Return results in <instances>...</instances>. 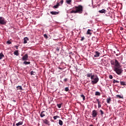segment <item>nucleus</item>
<instances>
[{
    "label": "nucleus",
    "instance_id": "obj_1",
    "mask_svg": "<svg viewBox=\"0 0 126 126\" xmlns=\"http://www.w3.org/2000/svg\"><path fill=\"white\" fill-rule=\"evenodd\" d=\"M74 9L70 11V13H79L82 14L83 11V6L79 5V6H75Z\"/></svg>",
    "mask_w": 126,
    "mask_h": 126
},
{
    "label": "nucleus",
    "instance_id": "obj_2",
    "mask_svg": "<svg viewBox=\"0 0 126 126\" xmlns=\"http://www.w3.org/2000/svg\"><path fill=\"white\" fill-rule=\"evenodd\" d=\"M113 70L119 75H120L123 72V70L121 67H114Z\"/></svg>",
    "mask_w": 126,
    "mask_h": 126
},
{
    "label": "nucleus",
    "instance_id": "obj_3",
    "mask_svg": "<svg viewBox=\"0 0 126 126\" xmlns=\"http://www.w3.org/2000/svg\"><path fill=\"white\" fill-rule=\"evenodd\" d=\"M91 80V83H92L93 85H94L96 84V83H98L99 81V78L97 75H94V77H93V79Z\"/></svg>",
    "mask_w": 126,
    "mask_h": 126
},
{
    "label": "nucleus",
    "instance_id": "obj_4",
    "mask_svg": "<svg viewBox=\"0 0 126 126\" xmlns=\"http://www.w3.org/2000/svg\"><path fill=\"white\" fill-rule=\"evenodd\" d=\"M6 23V22L5 19L2 17H0V25H5Z\"/></svg>",
    "mask_w": 126,
    "mask_h": 126
},
{
    "label": "nucleus",
    "instance_id": "obj_5",
    "mask_svg": "<svg viewBox=\"0 0 126 126\" xmlns=\"http://www.w3.org/2000/svg\"><path fill=\"white\" fill-rule=\"evenodd\" d=\"M114 65V67H121L120 63L116 59L115 60Z\"/></svg>",
    "mask_w": 126,
    "mask_h": 126
},
{
    "label": "nucleus",
    "instance_id": "obj_6",
    "mask_svg": "<svg viewBox=\"0 0 126 126\" xmlns=\"http://www.w3.org/2000/svg\"><path fill=\"white\" fill-rule=\"evenodd\" d=\"M87 78H90L91 77V79H93V78L95 77V75L93 74L92 73H88L87 74Z\"/></svg>",
    "mask_w": 126,
    "mask_h": 126
},
{
    "label": "nucleus",
    "instance_id": "obj_7",
    "mask_svg": "<svg viewBox=\"0 0 126 126\" xmlns=\"http://www.w3.org/2000/svg\"><path fill=\"white\" fill-rule=\"evenodd\" d=\"M97 114H98V112H97L96 110H94L92 111V115L93 118H95L97 116Z\"/></svg>",
    "mask_w": 126,
    "mask_h": 126
},
{
    "label": "nucleus",
    "instance_id": "obj_8",
    "mask_svg": "<svg viewBox=\"0 0 126 126\" xmlns=\"http://www.w3.org/2000/svg\"><path fill=\"white\" fill-rule=\"evenodd\" d=\"M47 114V112L46 111H42L40 114V117L41 118H43L44 117H45L46 115Z\"/></svg>",
    "mask_w": 126,
    "mask_h": 126
},
{
    "label": "nucleus",
    "instance_id": "obj_9",
    "mask_svg": "<svg viewBox=\"0 0 126 126\" xmlns=\"http://www.w3.org/2000/svg\"><path fill=\"white\" fill-rule=\"evenodd\" d=\"M28 54H25L24 57L22 58V61H27L28 60Z\"/></svg>",
    "mask_w": 126,
    "mask_h": 126
},
{
    "label": "nucleus",
    "instance_id": "obj_10",
    "mask_svg": "<svg viewBox=\"0 0 126 126\" xmlns=\"http://www.w3.org/2000/svg\"><path fill=\"white\" fill-rule=\"evenodd\" d=\"M100 56V53L98 51H94V57L96 58Z\"/></svg>",
    "mask_w": 126,
    "mask_h": 126
},
{
    "label": "nucleus",
    "instance_id": "obj_11",
    "mask_svg": "<svg viewBox=\"0 0 126 126\" xmlns=\"http://www.w3.org/2000/svg\"><path fill=\"white\" fill-rule=\"evenodd\" d=\"M61 5H60V3L59 2H57L56 3V5H55L53 8H54V9H56V8H58L59 6H61Z\"/></svg>",
    "mask_w": 126,
    "mask_h": 126
},
{
    "label": "nucleus",
    "instance_id": "obj_12",
    "mask_svg": "<svg viewBox=\"0 0 126 126\" xmlns=\"http://www.w3.org/2000/svg\"><path fill=\"white\" fill-rule=\"evenodd\" d=\"M50 14H52V15H56L59 14V12L57 11H51Z\"/></svg>",
    "mask_w": 126,
    "mask_h": 126
},
{
    "label": "nucleus",
    "instance_id": "obj_13",
    "mask_svg": "<svg viewBox=\"0 0 126 126\" xmlns=\"http://www.w3.org/2000/svg\"><path fill=\"white\" fill-rule=\"evenodd\" d=\"M98 12H99L100 13H106V10L105 9H102L100 10H98Z\"/></svg>",
    "mask_w": 126,
    "mask_h": 126
},
{
    "label": "nucleus",
    "instance_id": "obj_14",
    "mask_svg": "<svg viewBox=\"0 0 126 126\" xmlns=\"http://www.w3.org/2000/svg\"><path fill=\"white\" fill-rule=\"evenodd\" d=\"M111 101V97H109V98H107L106 99L107 103H108V104H110Z\"/></svg>",
    "mask_w": 126,
    "mask_h": 126
},
{
    "label": "nucleus",
    "instance_id": "obj_15",
    "mask_svg": "<svg viewBox=\"0 0 126 126\" xmlns=\"http://www.w3.org/2000/svg\"><path fill=\"white\" fill-rule=\"evenodd\" d=\"M92 32H91V30L90 29H88L87 32V35H92Z\"/></svg>",
    "mask_w": 126,
    "mask_h": 126
},
{
    "label": "nucleus",
    "instance_id": "obj_16",
    "mask_svg": "<svg viewBox=\"0 0 126 126\" xmlns=\"http://www.w3.org/2000/svg\"><path fill=\"white\" fill-rule=\"evenodd\" d=\"M14 54L15 55H16V56H18L19 54V51L18 50H16L15 52H14Z\"/></svg>",
    "mask_w": 126,
    "mask_h": 126
},
{
    "label": "nucleus",
    "instance_id": "obj_17",
    "mask_svg": "<svg viewBox=\"0 0 126 126\" xmlns=\"http://www.w3.org/2000/svg\"><path fill=\"white\" fill-rule=\"evenodd\" d=\"M23 64H25L26 65H27L28 64H31V62L25 61L24 63H23Z\"/></svg>",
    "mask_w": 126,
    "mask_h": 126
},
{
    "label": "nucleus",
    "instance_id": "obj_18",
    "mask_svg": "<svg viewBox=\"0 0 126 126\" xmlns=\"http://www.w3.org/2000/svg\"><path fill=\"white\" fill-rule=\"evenodd\" d=\"M17 90H23V88L21 86H18L16 87Z\"/></svg>",
    "mask_w": 126,
    "mask_h": 126
},
{
    "label": "nucleus",
    "instance_id": "obj_19",
    "mask_svg": "<svg viewBox=\"0 0 126 126\" xmlns=\"http://www.w3.org/2000/svg\"><path fill=\"white\" fill-rule=\"evenodd\" d=\"M72 0H66V2L67 4H71Z\"/></svg>",
    "mask_w": 126,
    "mask_h": 126
},
{
    "label": "nucleus",
    "instance_id": "obj_20",
    "mask_svg": "<svg viewBox=\"0 0 126 126\" xmlns=\"http://www.w3.org/2000/svg\"><path fill=\"white\" fill-rule=\"evenodd\" d=\"M29 40L28 38L27 37H26L24 38V44H26L27 43V41Z\"/></svg>",
    "mask_w": 126,
    "mask_h": 126
},
{
    "label": "nucleus",
    "instance_id": "obj_21",
    "mask_svg": "<svg viewBox=\"0 0 126 126\" xmlns=\"http://www.w3.org/2000/svg\"><path fill=\"white\" fill-rule=\"evenodd\" d=\"M23 125V122H19L18 123L16 124V126H20Z\"/></svg>",
    "mask_w": 126,
    "mask_h": 126
},
{
    "label": "nucleus",
    "instance_id": "obj_22",
    "mask_svg": "<svg viewBox=\"0 0 126 126\" xmlns=\"http://www.w3.org/2000/svg\"><path fill=\"white\" fill-rule=\"evenodd\" d=\"M4 57V56L3 54V53H0V60H2L3 57Z\"/></svg>",
    "mask_w": 126,
    "mask_h": 126
},
{
    "label": "nucleus",
    "instance_id": "obj_23",
    "mask_svg": "<svg viewBox=\"0 0 126 126\" xmlns=\"http://www.w3.org/2000/svg\"><path fill=\"white\" fill-rule=\"evenodd\" d=\"M94 94L96 96H97V95L100 96V93L99 92H96Z\"/></svg>",
    "mask_w": 126,
    "mask_h": 126
},
{
    "label": "nucleus",
    "instance_id": "obj_24",
    "mask_svg": "<svg viewBox=\"0 0 126 126\" xmlns=\"http://www.w3.org/2000/svg\"><path fill=\"white\" fill-rule=\"evenodd\" d=\"M80 96H81V98H83V101L85 100L86 97H85V95H84L83 94H81Z\"/></svg>",
    "mask_w": 126,
    "mask_h": 126
},
{
    "label": "nucleus",
    "instance_id": "obj_25",
    "mask_svg": "<svg viewBox=\"0 0 126 126\" xmlns=\"http://www.w3.org/2000/svg\"><path fill=\"white\" fill-rule=\"evenodd\" d=\"M59 124L60 125V126H63V122L61 120H59Z\"/></svg>",
    "mask_w": 126,
    "mask_h": 126
},
{
    "label": "nucleus",
    "instance_id": "obj_26",
    "mask_svg": "<svg viewBox=\"0 0 126 126\" xmlns=\"http://www.w3.org/2000/svg\"><path fill=\"white\" fill-rule=\"evenodd\" d=\"M120 83H121V85L122 86H125V85H126L125 82L121 81V82H120Z\"/></svg>",
    "mask_w": 126,
    "mask_h": 126
},
{
    "label": "nucleus",
    "instance_id": "obj_27",
    "mask_svg": "<svg viewBox=\"0 0 126 126\" xmlns=\"http://www.w3.org/2000/svg\"><path fill=\"white\" fill-rule=\"evenodd\" d=\"M43 123L45 124H49V122L47 119H45L44 121H43Z\"/></svg>",
    "mask_w": 126,
    "mask_h": 126
},
{
    "label": "nucleus",
    "instance_id": "obj_28",
    "mask_svg": "<svg viewBox=\"0 0 126 126\" xmlns=\"http://www.w3.org/2000/svg\"><path fill=\"white\" fill-rule=\"evenodd\" d=\"M62 104H63V103L58 104L57 106H58V108L60 109L62 107Z\"/></svg>",
    "mask_w": 126,
    "mask_h": 126
},
{
    "label": "nucleus",
    "instance_id": "obj_29",
    "mask_svg": "<svg viewBox=\"0 0 126 126\" xmlns=\"http://www.w3.org/2000/svg\"><path fill=\"white\" fill-rule=\"evenodd\" d=\"M116 97H117L118 98H122L123 99L124 98V97L123 96H122L119 94L117 95H116Z\"/></svg>",
    "mask_w": 126,
    "mask_h": 126
},
{
    "label": "nucleus",
    "instance_id": "obj_30",
    "mask_svg": "<svg viewBox=\"0 0 126 126\" xmlns=\"http://www.w3.org/2000/svg\"><path fill=\"white\" fill-rule=\"evenodd\" d=\"M110 63H111V65H115V63L113 60H111L110 61Z\"/></svg>",
    "mask_w": 126,
    "mask_h": 126
},
{
    "label": "nucleus",
    "instance_id": "obj_31",
    "mask_svg": "<svg viewBox=\"0 0 126 126\" xmlns=\"http://www.w3.org/2000/svg\"><path fill=\"white\" fill-rule=\"evenodd\" d=\"M60 118V117H59L58 116H54V120H56L57 119V118Z\"/></svg>",
    "mask_w": 126,
    "mask_h": 126
},
{
    "label": "nucleus",
    "instance_id": "obj_32",
    "mask_svg": "<svg viewBox=\"0 0 126 126\" xmlns=\"http://www.w3.org/2000/svg\"><path fill=\"white\" fill-rule=\"evenodd\" d=\"M113 83L114 84H115V83H119L120 82H119V81H116V80H114Z\"/></svg>",
    "mask_w": 126,
    "mask_h": 126
},
{
    "label": "nucleus",
    "instance_id": "obj_33",
    "mask_svg": "<svg viewBox=\"0 0 126 126\" xmlns=\"http://www.w3.org/2000/svg\"><path fill=\"white\" fill-rule=\"evenodd\" d=\"M63 2H64V1L63 0H62L61 1H60V2H59V4L62 5L63 4Z\"/></svg>",
    "mask_w": 126,
    "mask_h": 126
},
{
    "label": "nucleus",
    "instance_id": "obj_34",
    "mask_svg": "<svg viewBox=\"0 0 126 126\" xmlns=\"http://www.w3.org/2000/svg\"><path fill=\"white\" fill-rule=\"evenodd\" d=\"M68 91H69V88L68 87H66V88H64V91L68 92Z\"/></svg>",
    "mask_w": 126,
    "mask_h": 126
},
{
    "label": "nucleus",
    "instance_id": "obj_35",
    "mask_svg": "<svg viewBox=\"0 0 126 126\" xmlns=\"http://www.w3.org/2000/svg\"><path fill=\"white\" fill-rule=\"evenodd\" d=\"M34 73H35V72H34L33 71H31V73H30L31 75H34Z\"/></svg>",
    "mask_w": 126,
    "mask_h": 126
},
{
    "label": "nucleus",
    "instance_id": "obj_36",
    "mask_svg": "<svg viewBox=\"0 0 126 126\" xmlns=\"http://www.w3.org/2000/svg\"><path fill=\"white\" fill-rule=\"evenodd\" d=\"M100 112L101 116L104 115V112L102 110H100Z\"/></svg>",
    "mask_w": 126,
    "mask_h": 126
},
{
    "label": "nucleus",
    "instance_id": "obj_37",
    "mask_svg": "<svg viewBox=\"0 0 126 126\" xmlns=\"http://www.w3.org/2000/svg\"><path fill=\"white\" fill-rule=\"evenodd\" d=\"M84 39H85V37H84V36L81 37V39H80V41H83Z\"/></svg>",
    "mask_w": 126,
    "mask_h": 126
},
{
    "label": "nucleus",
    "instance_id": "obj_38",
    "mask_svg": "<svg viewBox=\"0 0 126 126\" xmlns=\"http://www.w3.org/2000/svg\"><path fill=\"white\" fill-rule=\"evenodd\" d=\"M7 43L9 45L11 44V42L10 41V40H8L7 41Z\"/></svg>",
    "mask_w": 126,
    "mask_h": 126
},
{
    "label": "nucleus",
    "instance_id": "obj_39",
    "mask_svg": "<svg viewBox=\"0 0 126 126\" xmlns=\"http://www.w3.org/2000/svg\"><path fill=\"white\" fill-rule=\"evenodd\" d=\"M43 36H44V37H45L46 39H47L48 38V35L46 34L43 35Z\"/></svg>",
    "mask_w": 126,
    "mask_h": 126
},
{
    "label": "nucleus",
    "instance_id": "obj_40",
    "mask_svg": "<svg viewBox=\"0 0 126 126\" xmlns=\"http://www.w3.org/2000/svg\"><path fill=\"white\" fill-rule=\"evenodd\" d=\"M109 78H110V79H113V76H112V75H109Z\"/></svg>",
    "mask_w": 126,
    "mask_h": 126
},
{
    "label": "nucleus",
    "instance_id": "obj_41",
    "mask_svg": "<svg viewBox=\"0 0 126 126\" xmlns=\"http://www.w3.org/2000/svg\"><path fill=\"white\" fill-rule=\"evenodd\" d=\"M67 78H65V79H64L63 81H64V82H67Z\"/></svg>",
    "mask_w": 126,
    "mask_h": 126
},
{
    "label": "nucleus",
    "instance_id": "obj_42",
    "mask_svg": "<svg viewBox=\"0 0 126 126\" xmlns=\"http://www.w3.org/2000/svg\"><path fill=\"white\" fill-rule=\"evenodd\" d=\"M101 107V104H98V108H100Z\"/></svg>",
    "mask_w": 126,
    "mask_h": 126
},
{
    "label": "nucleus",
    "instance_id": "obj_43",
    "mask_svg": "<svg viewBox=\"0 0 126 126\" xmlns=\"http://www.w3.org/2000/svg\"><path fill=\"white\" fill-rule=\"evenodd\" d=\"M15 47L16 48V50L18 49V46H15Z\"/></svg>",
    "mask_w": 126,
    "mask_h": 126
},
{
    "label": "nucleus",
    "instance_id": "obj_44",
    "mask_svg": "<svg viewBox=\"0 0 126 126\" xmlns=\"http://www.w3.org/2000/svg\"><path fill=\"white\" fill-rule=\"evenodd\" d=\"M96 101H97V102H100V101H99V99H96Z\"/></svg>",
    "mask_w": 126,
    "mask_h": 126
},
{
    "label": "nucleus",
    "instance_id": "obj_45",
    "mask_svg": "<svg viewBox=\"0 0 126 126\" xmlns=\"http://www.w3.org/2000/svg\"><path fill=\"white\" fill-rule=\"evenodd\" d=\"M99 104H101V102L100 101L98 102V105H99Z\"/></svg>",
    "mask_w": 126,
    "mask_h": 126
},
{
    "label": "nucleus",
    "instance_id": "obj_46",
    "mask_svg": "<svg viewBox=\"0 0 126 126\" xmlns=\"http://www.w3.org/2000/svg\"><path fill=\"white\" fill-rule=\"evenodd\" d=\"M57 51H60V49H59L58 48L57 49Z\"/></svg>",
    "mask_w": 126,
    "mask_h": 126
},
{
    "label": "nucleus",
    "instance_id": "obj_47",
    "mask_svg": "<svg viewBox=\"0 0 126 126\" xmlns=\"http://www.w3.org/2000/svg\"><path fill=\"white\" fill-rule=\"evenodd\" d=\"M89 126H94L92 125H89Z\"/></svg>",
    "mask_w": 126,
    "mask_h": 126
},
{
    "label": "nucleus",
    "instance_id": "obj_48",
    "mask_svg": "<svg viewBox=\"0 0 126 126\" xmlns=\"http://www.w3.org/2000/svg\"><path fill=\"white\" fill-rule=\"evenodd\" d=\"M114 54H116V51H114Z\"/></svg>",
    "mask_w": 126,
    "mask_h": 126
},
{
    "label": "nucleus",
    "instance_id": "obj_49",
    "mask_svg": "<svg viewBox=\"0 0 126 126\" xmlns=\"http://www.w3.org/2000/svg\"><path fill=\"white\" fill-rule=\"evenodd\" d=\"M118 52H119V50L117 49Z\"/></svg>",
    "mask_w": 126,
    "mask_h": 126
},
{
    "label": "nucleus",
    "instance_id": "obj_50",
    "mask_svg": "<svg viewBox=\"0 0 126 126\" xmlns=\"http://www.w3.org/2000/svg\"><path fill=\"white\" fill-rule=\"evenodd\" d=\"M13 126H15V124H14Z\"/></svg>",
    "mask_w": 126,
    "mask_h": 126
},
{
    "label": "nucleus",
    "instance_id": "obj_51",
    "mask_svg": "<svg viewBox=\"0 0 126 126\" xmlns=\"http://www.w3.org/2000/svg\"><path fill=\"white\" fill-rule=\"evenodd\" d=\"M117 56H118V54H116Z\"/></svg>",
    "mask_w": 126,
    "mask_h": 126
}]
</instances>
